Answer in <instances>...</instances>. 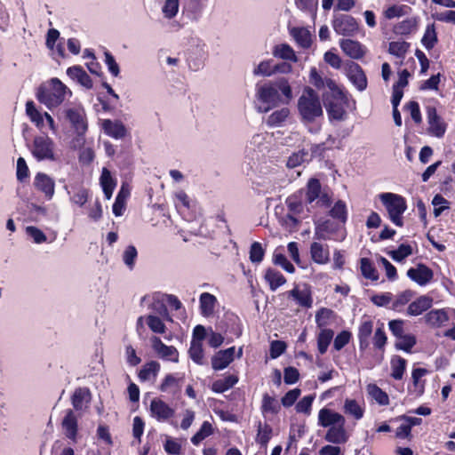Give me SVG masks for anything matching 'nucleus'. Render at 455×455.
Returning <instances> with one entry per match:
<instances>
[{"label":"nucleus","mask_w":455,"mask_h":455,"mask_svg":"<svg viewBox=\"0 0 455 455\" xmlns=\"http://www.w3.org/2000/svg\"><path fill=\"white\" fill-rule=\"evenodd\" d=\"M344 411L347 414L352 415L355 419H362L364 413V410L355 399H347L345 401Z\"/></svg>","instance_id":"5fc2aeb1"},{"label":"nucleus","mask_w":455,"mask_h":455,"mask_svg":"<svg viewBox=\"0 0 455 455\" xmlns=\"http://www.w3.org/2000/svg\"><path fill=\"white\" fill-rule=\"evenodd\" d=\"M71 91L57 77L52 78L48 86H40L36 92L37 100L49 109L62 104Z\"/></svg>","instance_id":"20e7f679"},{"label":"nucleus","mask_w":455,"mask_h":455,"mask_svg":"<svg viewBox=\"0 0 455 455\" xmlns=\"http://www.w3.org/2000/svg\"><path fill=\"white\" fill-rule=\"evenodd\" d=\"M266 282L269 284L272 291L283 285L286 283L285 276L278 270L268 267L264 275Z\"/></svg>","instance_id":"c756f323"},{"label":"nucleus","mask_w":455,"mask_h":455,"mask_svg":"<svg viewBox=\"0 0 455 455\" xmlns=\"http://www.w3.org/2000/svg\"><path fill=\"white\" fill-rule=\"evenodd\" d=\"M273 435V428L272 427L265 423L262 425L260 421H259L257 426V435H256V442L261 446L266 447L270 441Z\"/></svg>","instance_id":"58836bf2"},{"label":"nucleus","mask_w":455,"mask_h":455,"mask_svg":"<svg viewBox=\"0 0 455 455\" xmlns=\"http://www.w3.org/2000/svg\"><path fill=\"white\" fill-rule=\"evenodd\" d=\"M54 148V141L47 135L36 136L33 140L31 154L37 161H56Z\"/></svg>","instance_id":"0eeeda50"},{"label":"nucleus","mask_w":455,"mask_h":455,"mask_svg":"<svg viewBox=\"0 0 455 455\" xmlns=\"http://www.w3.org/2000/svg\"><path fill=\"white\" fill-rule=\"evenodd\" d=\"M322 193L321 182L316 178H311L307 184L306 202L311 204L315 202Z\"/></svg>","instance_id":"473e14b6"},{"label":"nucleus","mask_w":455,"mask_h":455,"mask_svg":"<svg viewBox=\"0 0 455 455\" xmlns=\"http://www.w3.org/2000/svg\"><path fill=\"white\" fill-rule=\"evenodd\" d=\"M417 339L413 334H403L402 337L396 339L395 347L397 350H403L406 353H411L412 347L416 345Z\"/></svg>","instance_id":"de8ad7c7"},{"label":"nucleus","mask_w":455,"mask_h":455,"mask_svg":"<svg viewBox=\"0 0 455 455\" xmlns=\"http://www.w3.org/2000/svg\"><path fill=\"white\" fill-rule=\"evenodd\" d=\"M425 322L434 327H439L448 321L447 313L443 309H433L425 315Z\"/></svg>","instance_id":"72a5a7b5"},{"label":"nucleus","mask_w":455,"mask_h":455,"mask_svg":"<svg viewBox=\"0 0 455 455\" xmlns=\"http://www.w3.org/2000/svg\"><path fill=\"white\" fill-rule=\"evenodd\" d=\"M339 45L343 52L354 60H360L366 53L365 47L358 41L342 39Z\"/></svg>","instance_id":"412c9836"},{"label":"nucleus","mask_w":455,"mask_h":455,"mask_svg":"<svg viewBox=\"0 0 455 455\" xmlns=\"http://www.w3.org/2000/svg\"><path fill=\"white\" fill-rule=\"evenodd\" d=\"M308 153L307 151L302 149L296 153H293L291 156H289L287 160V167L288 168H295L299 165H300L302 163L306 161V156H307Z\"/></svg>","instance_id":"69168bd1"},{"label":"nucleus","mask_w":455,"mask_h":455,"mask_svg":"<svg viewBox=\"0 0 455 455\" xmlns=\"http://www.w3.org/2000/svg\"><path fill=\"white\" fill-rule=\"evenodd\" d=\"M217 298L209 292H203L199 298L200 313L203 316L209 317L214 313Z\"/></svg>","instance_id":"cd10ccee"},{"label":"nucleus","mask_w":455,"mask_h":455,"mask_svg":"<svg viewBox=\"0 0 455 455\" xmlns=\"http://www.w3.org/2000/svg\"><path fill=\"white\" fill-rule=\"evenodd\" d=\"M174 410L165 402L156 398L151 401L150 413L158 421H165L174 416Z\"/></svg>","instance_id":"a211bd4d"},{"label":"nucleus","mask_w":455,"mask_h":455,"mask_svg":"<svg viewBox=\"0 0 455 455\" xmlns=\"http://www.w3.org/2000/svg\"><path fill=\"white\" fill-rule=\"evenodd\" d=\"M265 256V250L259 242H253L250 248V260L252 263H260Z\"/></svg>","instance_id":"bf43d9fd"},{"label":"nucleus","mask_w":455,"mask_h":455,"mask_svg":"<svg viewBox=\"0 0 455 455\" xmlns=\"http://www.w3.org/2000/svg\"><path fill=\"white\" fill-rule=\"evenodd\" d=\"M65 117L78 136H83L88 130L85 110L83 107L69 108L65 110Z\"/></svg>","instance_id":"1a4fd4ad"},{"label":"nucleus","mask_w":455,"mask_h":455,"mask_svg":"<svg viewBox=\"0 0 455 455\" xmlns=\"http://www.w3.org/2000/svg\"><path fill=\"white\" fill-rule=\"evenodd\" d=\"M329 215L337 220L339 223L345 226L347 220V204L342 200H338L329 211Z\"/></svg>","instance_id":"7c9ffc66"},{"label":"nucleus","mask_w":455,"mask_h":455,"mask_svg":"<svg viewBox=\"0 0 455 455\" xmlns=\"http://www.w3.org/2000/svg\"><path fill=\"white\" fill-rule=\"evenodd\" d=\"M235 352V347L218 351L212 357V369L215 371H221L227 368L234 361Z\"/></svg>","instance_id":"aec40b11"},{"label":"nucleus","mask_w":455,"mask_h":455,"mask_svg":"<svg viewBox=\"0 0 455 455\" xmlns=\"http://www.w3.org/2000/svg\"><path fill=\"white\" fill-rule=\"evenodd\" d=\"M336 316L337 315L332 309L321 307L315 313V323L318 328L324 329Z\"/></svg>","instance_id":"f704fd0d"},{"label":"nucleus","mask_w":455,"mask_h":455,"mask_svg":"<svg viewBox=\"0 0 455 455\" xmlns=\"http://www.w3.org/2000/svg\"><path fill=\"white\" fill-rule=\"evenodd\" d=\"M288 297L292 298L299 306L305 308H310L313 305L312 292L309 288L299 290L296 286L288 291Z\"/></svg>","instance_id":"393cba45"},{"label":"nucleus","mask_w":455,"mask_h":455,"mask_svg":"<svg viewBox=\"0 0 455 455\" xmlns=\"http://www.w3.org/2000/svg\"><path fill=\"white\" fill-rule=\"evenodd\" d=\"M318 425L323 427H331L338 425H345V418L339 412L328 408H323L318 413Z\"/></svg>","instance_id":"6ab92c4d"},{"label":"nucleus","mask_w":455,"mask_h":455,"mask_svg":"<svg viewBox=\"0 0 455 455\" xmlns=\"http://www.w3.org/2000/svg\"><path fill=\"white\" fill-rule=\"evenodd\" d=\"M138 256V251L135 246L129 245L126 247V249L124 251L123 254V259L125 265L130 268L132 269L135 264V259Z\"/></svg>","instance_id":"338daca9"},{"label":"nucleus","mask_w":455,"mask_h":455,"mask_svg":"<svg viewBox=\"0 0 455 455\" xmlns=\"http://www.w3.org/2000/svg\"><path fill=\"white\" fill-rule=\"evenodd\" d=\"M92 400V393L87 387H77L71 395V403L76 411H82L84 404H88Z\"/></svg>","instance_id":"b1692460"},{"label":"nucleus","mask_w":455,"mask_h":455,"mask_svg":"<svg viewBox=\"0 0 455 455\" xmlns=\"http://www.w3.org/2000/svg\"><path fill=\"white\" fill-rule=\"evenodd\" d=\"M260 410L263 415L267 413L277 414L281 410V406L275 397L265 393L262 396Z\"/></svg>","instance_id":"e433bc0d"},{"label":"nucleus","mask_w":455,"mask_h":455,"mask_svg":"<svg viewBox=\"0 0 455 455\" xmlns=\"http://www.w3.org/2000/svg\"><path fill=\"white\" fill-rule=\"evenodd\" d=\"M292 36L297 43L303 48H308L311 45V35L305 28H294Z\"/></svg>","instance_id":"864d4df0"},{"label":"nucleus","mask_w":455,"mask_h":455,"mask_svg":"<svg viewBox=\"0 0 455 455\" xmlns=\"http://www.w3.org/2000/svg\"><path fill=\"white\" fill-rule=\"evenodd\" d=\"M411 8L408 5H392L385 11V17L388 20L406 15Z\"/></svg>","instance_id":"052dcab7"},{"label":"nucleus","mask_w":455,"mask_h":455,"mask_svg":"<svg viewBox=\"0 0 455 455\" xmlns=\"http://www.w3.org/2000/svg\"><path fill=\"white\" fill-rule=\"evenodd\" d=\"M100 185L107 199H110L113 191L116 186V180L112 178L110 172L107 168H103L100 176Z\"/></svg>","instance_id":"c9c22d12"},{"label":"nucleus","mask_w":455,"mask_h":455,"mask_svg":"<svg viewBox=\"0 0 455 455\" xmlns=\"http://www.w3.org/2000/svg\"><path fill=\"white\" fill-rule=\"evenodd\" d=\"M334 336V331L331 329H321L317 335V348L321 355L327 352L329 345L331 344Z\"/></svg>","instance_id":"4c0bfd02"},{"label":"nucleus","mask_w":455,"mask_h":455,"mask_svg":"<svg viewBox=\"0 0 455 455\" xmlns=\"http://www.w3.org/2000/svg\"><path fill=\"white\" fill-rule=\"evenodd\" d=\"M298 111L304 123H313L317 117L323 116V108L319 95L311 87L306 86L298 100Z\"/></svg>","instance_id":"7ed1b4c3"},{"label":"nucleus","mask_w":455,"mask_h":455,"mask_svg":"<svg viewBox=\"0 0 455 455\" xmlns=\"http://www.w3.org/2000/svg\"><path fill=\"white\" fill-rule=\"evenodd\" d=\"M352 339L351 331L347 330H343L334 339L333 347L336 351L341 350L345 346H347Z\"/></svg>","instance_id":"680f3d73"},{"label":"nucleus","mask_w":455,"mask_h":455,"mask_svg":"<svg viewBox=\"0 0 455 455\" xmlns=\"http://www.w3.org/2000/svg\"><path fill=\"white\" fill-rule=\"evenodd\" d=\"M152 348L164 360L179 362V352L173 346L165 345L159 337L151 338Z\"/></svg>","instance_id":"4468645a"},{"label":"nucleus","mask_w":455,"mask_h":455,"mask_svg":"<svg viewBox=\"0 0 455 455\" xmlns=\"http://www.w3.org/2000/svg\"><path fill=\"white\" fill-rule=\"evenodd\" d=\"M428 373L425 368H414L411 371L412 387H409L411 393L421 396L425 391L426 380L422 378Z\"/></svg>","instance_id":"a878e982"},{"label":"nucleus","mask_w":455,"mask_h":455,"mask_svg":"<svg viewBox=\"0 0 455 455\" xmlns=\"http://www.w3.org/2000/svg\"><path fill=\"white\" fill-rule=\"evenodd\" d=\"M256 97L265 106L259 107V111L267 113L280 104H288L292 99V90L289 81L281 77L268 81L263 84H256Z\"/></svg>","instance_id":"f257e3e1"},{"label":"nucleus","mask_w":455,"mask_h":455,"mask_svg":"<svg viewBox=\"0 0 455 455\" xmlns=\"http://www.w3.org/2000/svg\"><path fill=\"white\" fill-rule=\"evenodd\" d=\"M406 275L411 281L420 286L427 285L434 278L433 270L424 263H419L416 267L409 268Z\"/></svg>","instance_id":"ddd939ff"},{"label":"nucleus","mask_w":455,"mask_h":455,"mask_svg":"<svg viewBox=\"0 0 455 455\" xmlns=\"http://www.w3.org/2000/svg\"><path fill=\"white\" fill-rule=\"evenodd\" d=\"M89 199V190L84 188H80L76 192L73 194L70 200L73 204L82 207Z\"/></svg>","instance_id":"774afa93"},{"label":"nucleus","mask_w":455,"mask_h":455,"mask_svg":"<svg viewBox=\"0 0 455 455\" xmlns=\"http://www.w3.org/2000/svg\"><path fill=\"white\" fill-rule=\"evenodd\" d=\"M407 361L400 355H395L391 358V377L396 380L403 379L406 370Z\"/></svg>","instance_id":"79ce46f5"},{"label":"nucleus","mask_w":455,"mask_h":455,"mask_svg":"<svg viewBox=\"0 0 455 455\" xmlns=\"http://www.w3.org/2000/svg\"><path fill=\"white\" fill-rule=\"evenodd\" d=\"M286 205L288 211L292 214H300L304 210V205L296 196H290L287 197Z\"/></svg>","instance_id":"0e129e2a"},{"label":"nucleus","mask_w":455,"mask_h":455,"mask_svg":"<svg viewBox=\"0 0 455 455\" xmlns=\"http://www.w3.org/2000/svg\"><path fill=\"white\" fill-rule=\"evenodd\" d=\"M346 74L349 81L358 91L363 92L367 88L368 81L366 75L358 63L354 61L347 63Z\"/></svg>","instance_id":"f8f14e48"},{"label":"nucleus","mask_w":455,"mask_h":455,"mask_svg":"<svg viewBox=\"0 0 455 455\" xmlns=\"http://www.w3.org/2000/svg\"><path fill=\"white\" fill-rule=\"evenodd\" d=\"M360 269L363 276L371 281L379 280V273L369 258H362L360 259Z\"/></svg>","instance_id":"37998d69"},{"label":"nucleus","mask_w":455,"mask_h":455,"mask_svg":"<svg viewBox=\"0 0 455 455\" xmlns=\"http://www.w3.org/2000/svg\"><path fill=\"white\" fill-rule=\"evenodd\" d=\"M238 380L239 379L236 375L229 374L225 376L223 379H219L213 381L211 388L214 393L221 394L233 387Z\"/></svg>","instance_id":"c85d7f7f"},{"label":"nucleus","mask_w":455,"mask_h":455,"mask_svg":"<svg viewBox=\"0 0 455 455\" xmlns=\"http://www.w3.org/2000/svg\"><path fill=\"white\" fill-rule=\"evenodd\" d=\"M35 188L43 193L46 199L51 200L55 193V182L44 172H37L34 178Z\"/></svg>","instance_id":"dca6fc26"},{"label":"nucleus","mask_w":455,"mask_h":455,"mask_svg":"<svg viewBox=\"0 0 455 455\" xmlns=\"http://www.w3.org/2000/svg\"><path fill=\"white\" fill-rule=\"evenodd\" d=\"M61 427L67 438L76 443L78 435V420L73 410L66 411Z\"/></svg>","instance_id":"f3484780"},{"label":"nucleus","mask_w":455,"mask_h":455,"mask_svg":"<svg viewBox=\"0 0 455 455\" xmlns=\"http://www.w3.org/2000/svg\"><path fill=\"white\" fill-rule=\"evenodd\" d=\"M273 54L275 57H278L285 60H291L293 62L298 60L295 52L287 44L275 45L273 51Z\"/></svg>","instance_id":"49530a36"},{"label":"nucleus","mask_w":455,"mask_h":455,"mask_svg":"<svg viewBox=\"0 0 455 455\" xmlns=\"http://www.w3.org/2000/svg\"><path fill=\"white\" fill-rule=\"evenodd\" d=\"M216 328L224 335H231L230 339L233 341V337L239 338L243 333V327L239 317L233 313L224 314L222 319L217 322Z\"/></svg>","instance_id":"6e6552de"},{"label":"nucleus","mask_w":455,"mask_h":455,"mask_svg":"<svg viewBox=\"0 0 455 455\" xmlns=\"http://www.w3.org/2000/svg\"><path fill=\"white\" fill-rule=\"evenodd\" d=\"M272 60L261 61L253 70L254 76H270L274 74V66Z\"/></svg>","instance_id":"e2e57ef3"},{"label":"nucleus","mask_w":455,"mask_h":455,"mask_svg":"<svg viewBox=\"0 0 455 455\" xmlns=\"http://www.w3.org/2000/svg\"><path fill=\"white\" fill-rule=\"evenodd\" d=\"M26 114L29 120L38 128L44 127V114H42L36 107L33 100L26 103Z\"/></svg>","instance_id":"ea45409f"},{"label":"nucleus","mask_w":455,"mask_h":455,"mask_svg":"<svg viewBox=\"0 0 455 455\" xmlns=\"http://www.w3.org/2000/svg\"><path fill=\"white\" fill-rule=\"evenodd\" d=\"M311 259L318 265H325L330 261V249L328 244H323L316 241L310 244Z\"/></svg>","instance_id":"4be33fe9"},{"label":"nucleus","mask_w":455,"mask_h":455,"mask_svg":"<svg viewBox=\"0 0 455 455\" xmlns=\"http://www.w3.org/2000/svg\"><path fill=\"white\" fill-rule=\"evenodd\" d=\"M410 43L405 41H393L389 43L388 52L397 58H404L410 48Z\"/></svg>","instance_id":"603ef678"},{"label":"nucleus","mask_w":455,"mask_h":455,"mask_svg":"<svg viewBox=\"0 0 455 455\" xmlns=\"http://www.w3.org/2000/svg\"><path fill=\"white\" fill-rule=\"evenodd\" d=\"M290 116V109L288 108H282L281 109L274 111L268 116L267 119V125L269 127L281 126Z\"/></svg>","instance_id":"a18cd8bd"},{"label":"nucleus","mask_w":455,"mask_h":455,"mask_svg":"<svg viewBox=\"0 0 455 455\" xmlns=\"http://www.w3.org/2000/svg\"><path fill=\"white\" fill-rule=\"evenodd\" d=\"M412 253V248L410 244L402 243L395 251L389 252L390 257L396 262H402L404 259Z\"/></svg>","instance_id":"13d9d810"},{"label":"nucleus","mask_w":455,"mask_h":455,"mask_svg":"<svg viewBox=\"0 0 455 455\" xmlns=\"http://www.w3.org/2000/svg\"><path fill=\"white\" fill-rule=\"evenodd\" d=\"M368 393L379 405L389 404L388 395L376 384H370L368 386Z\"/></svg>","instance_id":"3c124183"},{"label":"nucleus","mask_w":455,"mask_h":455,"mask_svg":"<svg viewBox=\"0 0 455 455\" xmlns=\"http://www.w3.org/2000/svg\"><path fill=\"white\" fill-rule=\"evenodd\" d=\"M347 439L344 425L331 427L325 435V440L332 443H344Z\"/></svg>","instance_id":"2f4dec72"},{"label":"nucleus","mask_w":455,"mask_h":455,"mask_svg":"<svg viewBox=\"0 0 455 455\" xmlns=\"http://www.w3.org/2000/svg\"><path fill=\"white\" fill-rule=\"evenodd\" d=\"M160 363L156 361H150L146 363L140 371H139L138 377L141 381L149 379L150 375L156 377L160 371Z\"/></svg>","instance_id":"8fccbe9b"},{"label":"nucleus","mask_w":455,"mask_h":455,"mask_svg":"<svg viewBox=\"0 0 455 455\" xmlns=\"http://www.w3.org/2000/svg\"><path fill=\"white\" fill-rule=\"evenodd\" d=\"M347 236V231L344 226L338 221L331 220H318L315 222V240H334L342 242Z\"/></svg>","instance_id":"423d86ee"},{"label":"nucleus","mask_w":455,"mask_h":455,"mask_svg":"<svg viewBox=\"0 0 455 455\" xmlns=\"http://www.w3.org/2000/svg\"><path fill=\"white\" fill-rule=\"evenodd\" d=\"M379 198L385 206L389 220L397 227L403 226V214L407 209V203L403 196L394 193H382Z\"/></svg>","instance_id":"39448f33"},{"label":"nucleus","mask_w":455,"mask_h":455,"mask_svg":"<svg viewBox=\"0 0 455 455\" xmlns=\"http://www.w3.org/2000/svg\"><path fill=\"white\" fill-rule=\"evenodd\" d=\"M373 331V322L370 319L361 322L358 328L359 349L364 351L370 345V337Z\"/></svg>","instance_id":"bb28decb"},{"label":"nucleus","mask_w":455,"mask_h":455,"mask_svg":"<svg viewBox=\"0 0 455 455\" xmlns=\"http://www.w3.org/2000/svg\"><path fill=\"white\" fill-rule=\"evenodd\" d=\"M433 305V299L427 295H421L411 302L407 307V315L418 316L427 311Z\"/></svg>","instance_id":"5701e85b"},{"label":"nucleus","mask_w":455,"mask_h":455,"mask_svg":"<svg viewBox=\"0 0 455 455\" xmlns=\"http://www.w3.org/2000/svg\"><path fill=\"white\" fill-rule=\"evenodd\" d=\"M426 113L428 123V132L436 138H443L445 134L447 124L438 115L436 108L428 105L426 107Z\"/></svg>","instance_id":"9b49d317"},{"label":"nucleus","mask_w":455,"mask_h":455,"mask_svg":"<svg viewBox=\"0 0 455 455\" xmlns=\"http://www.w3.org/2000/svg\"><path fill=\"white\" fill-rule=\"evenodd\" d=\"M418 19L408 18L395 26V32L399 35H410L417 29Z\"/></svg>","instance_id":"09e8293b"},{"label":"nucleus","mask_w":455,"mask_h":455,"mask_svg":"<svg viewBox=\"0 0 455 455\" xmlns=\"http://www.w3.org/2000/svg\"><path fill=\"white\" fill-rule=\"evenodd\" d=\"M101 129L106 135L115 140H122L129 134L121 120L103 119L101 120Z\"/></svg>","instance_id":"2eb2a0df"},{"label":"nucleus","mask_w":455,"mask_h":455,"mask_svg":"<svg viewBox=\"0 0 455 455\" xmlns=\"http://www.w3.org/2000/svg\"><path fill=\"white\" fill-rule=\"evenodd\" d=\"M438 42L435 23L428 24L421 38V44L427 50H432Z\"/></svg>","instance_id":"a19ab883"},{"label":"nucleus","mask_w":455,"mask_h":455,"mask_svg":"<svg viewBox=\"0 0 455 455\" xmlns=\"http://www.w3.org/2000/svg\"><path fill=\"white\" fill-rule=\"evenodd\" d=\"M334 31L341 36H349L355 35L359 29L357 20L351 15L340 14L335 16L332 20Z\"/></svg>","instance_id":"9d476101"},{"label":"nucleus","mask_w":455,"mask_h":455,"mask_svg":"<svg viewBox=\"0 0 455 455\" xmlns=\"http://www.w3.org/2000/svg\"><path fill=\"white\" fill-rule=\"evenodd\" d=\"M414 295L415 292L410 289L400 292L393 300L391 308L394 311L402 312L405 305H407L411 300Z\"/></svg>","instance_id":"c03bdc74"},{"label":"nucleus","mask_w":455,"mask_h":455,"mask_svg":"<svg viewBox=\"0 0 455 455\" xmlns=\"http://www.w3.org/2000/svg\"><path fill=\"white\" fill-rule=\"evenodd\" d=\"M326 87L329 91L324 92L322 98L329 119L331 121H344L347 118V96L336 82L331 78H326Z\"/></svg>","instance_id":"f03ea898"},{"label":"nucleus","mask_w":455,"mask_h":455,"mask_svg":"<svg viewBox=\"0 0 455 455\" xmlns=\"http://www.w3.org/2000/svg\"><path fill=\"white\" fill-rule=\"evenodd\" d=\"M147 324L148 328L155 333L164 334L166 331V326L164 321L154 315H149L147 316Z\"/></svg>","instance_id":"4d7b16f0"},{"label":"nucleus","mask_w":455,"mask_h":455,"mask_svg":"<svg viewBox=\"0 0 455 455\" xmlns=\"http://www.w3.org/2000/svg\"><path fill=\"white\" fill-rule=\"evenodd\" d=\"M190 358L199 365L204 363V348L201 342L191 340L190 347L188 350Z\"/></svg>","instance_id":"6e6d98bb"}]
</instances>
